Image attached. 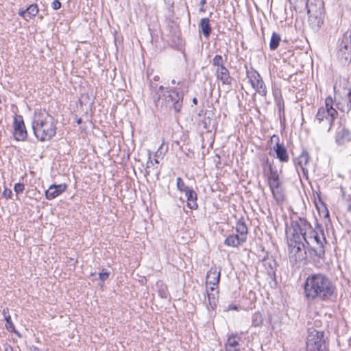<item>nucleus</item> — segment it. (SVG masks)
<instances>
[{
	"label": "nucleus",
	"instance_id": "1",
	"mask_svg": "<svg viewBox=\"0 0 351 351\" xmlns=\"http://www.w3.org/2000/svg\"><path fill=\"white\" fill-rule=\"evenodd\" d=\"M295 232L294 239L289 243V257L295 263L306 259L308 253L312 258L324 259L326 239L323 230L313 229L311 223L304 218H299L293 221Z\"/></svg>",
	"mask_w": 351,
	"mask_h": 351
},
{
	"label": "nucleus",
	"instance_id": "2",
	"mask_svg": "<svg viewBox=\"0 0 351 351\" xmlns=\"http://www.w3.org/2000/svg\"><path fill=\"white\" fill-rule=\"evenodd\" d=\"M304 291V296L308 301H325L332 296L335 286L326 275L315 274L306 279Z\"/></svg>",
	"mask_w": 351,
	"mask_h": 351
},
{
	"label": "nucleus",
	"instance_id": "3",
	"mask_svg": "<svg viewBox=\"0 0 351 351\" xmlns=\"http://www.w3.org/2000/svg\"><path fill=\"white\" fill-rule=\"evenodd\" d=\"M32 129L36 138L40 141H49L56 133L54 119L45 110L35 112Z\"/></svg>",
	"mask_w": 351,
	"mask_h": 351
},
{
	"label": "nucleus",
	"instance_id": "4",
	"mask_svg": "<svg viewBox=\"0 0 351 351\" xmlns=\"http://www.w3.org/2000/svg\"><path fill=\"white\" fill-rule=\"evenodd\" d=\"M335 101L332 97L328 96L325 99V106L320 107L317 112L315 121L320 129L329 132L332 128V123L336 119L338 113L336 108H334Z\"/></svg>",
	"mask_w": 351,
	"mask_h": 351
},
{
	"label": "nucleus",
	"instance_id": "5",
	"mask_svg": "<svg viewBox=\"0 0 351 351\" xmlns=\"http://www.w3.org/2000/svg\"><path fill=\"white\" fill-rule=\"evenodd\" d=\"M328 335L323 330H308L306 337V351H327Z\"/></svg>",
	"mask_w": 351,
	"mask_h": 351
},
{
	"label": "nucleus",
	"instance_id": "6",
	"mask_svg": "<svg viewBox=\"0 0 351 351\" xmlns=\"http://www.w3.org/2000/svg\"><path fill=\"white\" fill-rule=\"evenodd\" d=\"M163 90V86H160L157 94H159L160 92L162 93V99L165 101L167 107L173 108L176 112H179L182 106L183 94L176 88H167V90L164 93Z\"/></svg>",
	"mask_w": 351,
	"mask_h": 351
},
{
	"label": "nucleus",
	"instance_id": "7",
	"mask_svg": "<svg viewBox=\"0 0 351 351\" xmlns=\"http://www.w3.org/2000/svg\"><path fill=\"white\" fill-rule=\"evenodd\" d=\"M295 7L306 9L309 18L321 19L324 14V3L322 0H295Z\"/></svg>",
	"mask_w": 351,
	"mask_h": 351
},
{
	"label": "nucleus",
	"instance_id": "8",
	"mask_svg": "<svg viewBox=\"0 0 351 351\" xmlns=\"http://www.w3.org/2000/svg\"><path fill=\"white\" fill-rule=\"evenodd\" d=\"M337 56L343 64L351 61V34L350 32H347L343 35L339 45Z\"/></svg>",
	"mask_w": 351,
	"mask_h": 351
},
{
	"label": "nucleus",
	"instance_id": "9",
	"mask_svg": "<svg viewBox=\"0 0 351 351\" xmlns=\"http://www.w3.org/2000/svg\"><path fill=\"white\" fill-rule=\"evenodd\" d=\"M246 73L253 88L261 95L265 96L267 90L261 75L253 69L247 70Z\"/></svg>",
	"mask_w": 351,
	"mask_h": 351
},
{
	"label": "nucleus",
	"instance_id": "10",
	"mask_svg": "<svg viewBox=\"0 0 351 351\" xmlns=\"http://www.w3.org/2000/svg\"><path fill=\"white\" fill-rule=\"evenodd\" d=\"M13 128V136L16 141H24L27 138V132L26 130L23 118L21 115L16 114L14 116Z\"/></svg>",
	"mask_w": 351,
	"mask_h": 351
},
{
	"label": "nucleus",
	"instance_id": "11",
	"mask_svg": "<svg viewBox=\"0 0 351 351\" xmlns=\"http://www.w3.org/2000/svg\"><path fill=\"white\" fill-rule=\"evenodd\" d=\"M272 195L278 204H282L285 198V190L280 179L268 182Z\"/></svg>",
	"mask_w": 351,
	"mask_h": 351
},
{
	"label": "nucleus",
	"instance_id": "12",
	"mask_svg": "<svg viewBox=\"0 0 351 351\" xmlns=\"http://www.w3.org/2000/svg\"><path fill=\"white\" fill-rule=\"evenodd\" d=\"M220 280V270L216 267H212L207 272L206 284L210 286L208 289L211 291H215L218 288Z\"/></svg>",
	"mask_w": 351,
	"mask_h": 351
},
{
	"label": "nucleus",
	"instance_id": "13",
	"mask_svg": "<svg viewBox=\"0 0 351 351\" xmlns=\"http://www.w3.org/2000/svg\"><path fill=\"white\" fill-rule=\"evenodd\" d=\"M274 138L277 139V142L276 145L274 146V150L276 152V158L282 162H287L289 160V155L287 154V150L285 147L284 144L280 143L279 137L276 135H274L271 137V140Z\"/></svg>",
	"mask_w": 351,
	"mask_h": 351
},
{
	"label": "nucleus",
	"instance_id": "14",
	"mask_svg": "<svg viewBox=\"0 0 351 351\" xmlns=\"http://www.w3.org/2000/svg\"><path fill=\"white\" fill-rule=\"evenodd\" d=\"M66 185L64 184H52L45 191V197L47 199H53L65 191Z\"/></svg>",
	"mask_w": 351,
	"mask_h": 351
},
{
	"label": "nucleus",
	"instance_id": "15",
	"mask_svg": "<svg viewBox=\"0 0 351 351\" xmlns=\"http://www.w3.org/2000/svg\"><path fill=\"white\" fill-rule=\"evenodd\" d=\"M351 141V131L346 128L343 127L339 128L336 132L335 142L339 145H342L346 143Z\"/></svg>",
	"mask_w": 351,
	"mask_h": 351
},
{
	"label": "nucleus",
	"instance_id": "16",
	"mask_svg": "<svg viewBox=\"0 0 351 351\" xmlns=\"http://www.w3.org/2000/svg\"><path fill=\"white\" fill-rule=\"evenodd\" d=\"M241 337L237 334H232L230 335L225 343L226 351H240L239 341Z\"/></svg>",
	"mask_w": 351,
	"mask_h": 351
},
{
	"label": "nucleus",
	"instance_id": "17",
	"mask_svg": "<svg viewBox=\"0 0 351 351\" xmlns=\"http://www.w3.org/2000/svg\"><path fill=\"white\" fill-rule=\"evenodd\" d=\"M215 75L218 80H221L223 84L230 85L232 83V77L230 72L226 66L217 68Z\"/></svg>",
	"mask_w": 351,
	"mask_h": 351
},
{
	"label": "nucleus",
	"instance_id": "18",
	"mask_svg": "<svg viewBox=\"0 0 351 351\" xmlns=\"http://www.w3.org/2000/svg\"><path fill=\"white\" fill-rule=\"evenodd\" d=\"M336 110H339L342 112H348L351 109V90H349L345 98H342L341 101H338L335 104Z\"/></svg>",
	"mask_w": 351,
	"mask_h": 351
},
{
	"label": "nucleus",
	"instance_id": "19",
	"mask_svg": "<svg viewBox=\"0 0 351 351\" xmlns=\"http://www.w3.org/2000/svg\"><path fill=\"white\" fill-rule=\"evenodd\" d=\"M245 242V239L240 237L238 234H230L225 239L224 244L229 247H237Z\"/></svg>",
	"mask_w": 351,
	"mask_h": 351
},
{
	"label": "nucleus",
	"instance_id": "20",
	"mask_svg": "<svg viewBox=\"0 0 351 351\" xmlns=\"http://www.w3.org/2000/svg\"><path fill=\"white\" fill-rule=\"evenodd\" d=\"M185 195L187 200V206L191 209H197L198 208V204L197 202V195L196 192L191 189L185 193Z\"/></svg>",
	"mask_w": 351,
	"mask_h": 351
},
{
	"label": "nucleus",
	"instance_id": "21",
	"mask_svg": "<svg viewBox=\"0 0 351 351\" xmlns=\"http://www.w3.org/2000/svg\"><path fill=\"white\" fill-rule=\"evenodd\" d=\"M309 161V156L306 151H303L297 159L298 165L304 175L308 173L307 165Z\"/></svg>",
	"mask_w": 351,
	"mask_h": 351
},
{
	"label": "nucleus",
	"instance_id": "22",
	"mask_svg": "<svg viewBox=\"0 0 351 351\" xmlns=\"http://www.w3.org/2000/svg\"><path fill=\"white\" fill-rule=\"evenodd\" d=\"M235 229L238 235L240 236V237L245 239L246 241L248 229L243 218L237 221Z\"/></svg>",
	"mask_w": 351,
	"mask_h": 351
},
{
	"label": "nucleus",
	"instance_id": "23",
	"mask_svg": "<svg viewBox=\"0 0 351 351\" xmlns=\"http://www.w3.org/2000/svg\"><path fill=\"white\" fill-rule=\"evenodd\" d=\"M199 27L202 34L206 38H208L211 33V27L210 25V20L208 18H203L199 23Z\"/></svg>",
	"mask_w": 351,
	"mask_h": 351
},
{
	"label": "nucleus",
	"instance_id": "24",
	"mask_svg": "<svg viewBox=\"0 0 351 351\" xmlns=\"http://www.w3.org/2000/svg\"><path fill=\"white\" fill-rule=\"evenodd\" d=\"M2 314L3 316V318L6 321L5 327L7 330L10 332H14L15 333H17V332L15 330L14 325L12 323L11 320V317L9 313L8 308H5L3 309Z\"/></svg>",
	"mask_w": 351,
	"mask_h": 351
},
{
	"label": "nucleus",
	"instance_id": "25",
	"mask_svg": "<svg viewBox=\"0 0 351 351\" xmlns=\"http://www.w3.org/2000/svg\"><path fill=\"white\" fill-rule=\"evenodd\" d=\"M280 40L281 37L280 34L276 32H273L269 43V49L272 51L276 50L278 48Z\"/></svg>",
	"mask_w": 351,
	"mask_h": 351
},
{
	"label": "nucleus",
	"instance_id": "26",
	"mask_svg": "<svg viewBox=\"0 0 351 351\" xmlns=\"http://www.w3.org/2000/svg\"><path fill=\"white\" fill-rule=\"evenodd\" d=\"M218 291L216 289L215 291H211L208 288L207 289L208 299L210 306L214 308L216 306L217 301Z\"/></svg>",
	"mask_w": 351,
	"mask_h": 351
},
{
	"label": "nucleus",
	"instance_id": "27",
	"mask_svg": "<svg viewBox=\"0 0 351 351\" xmlns=\"http://www.w3.org/2000/svg\"><path fill=\"white\" fill-rule=\"evenodd\" d=\"M280 179L279 173L276 167L269 164V173L267 176L268 182Z\"/></svg>",
	"mask_w": 351,
	"mask_h": 351
},
{
	"label": "nucleus",
	"instance_id": "28",
	"mask_svg": "<svg viewBox=\"0 0 351 351\" xmlns=\"http://www.w3.org/2000/svg\"><path fill=\"white\" fill-rule=\"evenodd\" d=\"M252 325L254 326H260L263 323V317L260 312H256L252 315Z\"/></svg>",
	"mask_w": 351,
	"mask_h": 351
},
{
	"label": "nucleus",
	"instance_id": "29",
	"mask_svg": "<svg viewBox=\"0 0 351 351\" xmlns=\"http://www.w3.org/2000/svg\"><path fill=\"white\" fill-rule=\"evenodd\" d=\"M29 20L35 16L38 12V8L36 4H32L27 8Z\"/></svg>",
	"mask_w": 351,
	"mask_h": 351
},
{
	"label": "nucleus",
	"instance_id": "30",
	"mask_svg": "<svg viewBox=\"0 0 351 351\" xmlns=\"http://www.w3.org/2000/svg\"><path fill=\"white\" fill-rule=\"evenodd\" d=\"M176 186L177 189L181 192L186 193L187 191L191 189L185 184L182 178L180 177L177 178L176 179Z\"/></svg>",
	"mask_w": 351,
	"mask_h": 351
},
{
	"label": "nucleus",
	"instance_id": "31",
	"mask_svg": "<svg viewBox=\"0 0 351 351\" xmlns=\"http://www.w3.org/2000/svg\"><path fill=\"white\" fill-rule=\"evenodd\" d=\"M213 64L217 68H221L225 66L223 64V60L221 56L216 55L214 56L212 60Z\"/></svg>",
	"mask_w": 351,
	"mask_h": 351
},
{
	"label": "nucleus",
	"instance_id": "32",
	"mask_svg": "<svg viewBox=\"0 0 351 351\" xmlns=\"http://www.w3.org/2000/svg\"><path fill=\"white\" fill-rule=\"evenodd\" d=\"M110 273L107 269H104L99 274V278L101 281L104 282L109 276Z\"/></svg>",
	"mask_w": 351,
	"mask_h": 351
},
{
	"label": "nucleus",
	"instance_id": "33",
	"mask_svg": "<svg viewBox=\"0 0 351 351\" xmlns=\"http://www.w3.org/2000/svg\"><path fill=\"white\" fill-rule=\"evenodd\" d=\"M25 189L23 184L17 183L14 185V191L16 193H22Z\"/></svg>",
	"mask_w": 351,
	"mask_h": 351
},
{
	"label": "nucleus",
	"instance_id": "34",
	"mask_svg": "<svg viewBox=\"0 0 351 351\" xmlns=\"http://www.w3.org/2000/svg\"><path fill=\"white\" fill-rule=\"evenodd\" d=\"M153 165H154V163H153L152 160H151V158L149 157V159L147 162L146 169H145L146 174H149L151 173L150 169Z\"/></svg>",
	"mask_w": 351,
	"mask_h": 351
},
{
	"label": "nucleus",
	"instance_id": "35",
	"mask_svg": "<svg viewBox=\"0 0 351 351\" xmlns=\"http://www.w3.org/2000/svg\"><path fill=\"white\" fill-rule=\"evenodd\" d=\"M51 8L55 10L60 9L61 8L60 0H53L51 3Z\"/></svg>",
	"mask_w": 351,
	"mask_h": 351
},
{
	"label": "nucleus",
	"instance_id": "36",
	"mask_svg": "<svg viewBox=\"0 0 351 351\" xmlns=\"http://www.w3.org/2000/svg\"><path fill=\"white\" fill-rule=\"evenodd\" d=\"M19 15L21 16V17L24 18L26 21L29 20L27 9L20 10L19 12Z\"/></svg>",
	"mask_w": 351,
	"mask_h": 351
},
{
	"label": "nucleus",
	"instance_id": "37",
	"mask_svg": "<svg viewBox=\"0 0 351 351\" xmlns=\"http://www.w3.org/2000/svg\"><path fill=\"white\" fill-rule=\"evenodd\" d=\"M12 195V192L11 190L10 189H5L3 192V197H6V198H10L11 196Z\"/></svg>",
	"mask_w": 351,
	"mask_h": 351
},
{
	"label": "nucleus",
	"instance_id": "38",
	"mask_svg": "<svg viewBox=\"0 0 351 351\" xmlns=\"http://www.w3.org/2000/svg\"><path fill=\"white\" fill-rule=\"evenodd\" d=\"M206 0H201L200 1V4L203 6L205 3H206Z\"/></svg>",
	"mask_w": 351,
	"mask_h": 351
},
{
	"label": "nucleus",
	"instance_id": "39",
	"mask_svg": "<svg viewBox=\"0 0 351 351\" xmlns=\"http://www.w3.org/2000/svg\"><path fill=\"white\" fill-rule=\"evenodd\" d=\"M193 103L195 104H197V99L196 98H193Z\"/></svg>",
	"mask_w": 351,
	"mask_h": 351
},
{
	"label": "nucleus",
	"instance_id": "40",
	"mask_svg": "<svg viewBox=\"0 0 351 351\" xmlns=\"http://www.w3.org/2000/svg\"><path fill=\"white\" fill-rule=\"evenodd\" d=\"M171 84H176V80H171Z\"/></svg>",
	"mask_w": 351,
	"mask_h": 351
},
{
	"label": "nucleus",
	"instance_id": "41",
	"mask_svg": "<svg viewBox=\"0 0 351 351\" xmlns=\"http://www.w3.org/2000/svg\"><path fill=\"white\" fill-rule=\"evenodd\" d=\"M199 10H200L201 12H204V9L203 6H202V8L199 9Z\"/></svg>",
	"mask_w": 351,
	"mask_h": 351
},
{
	"label": "nucleus",
	"instance_id": "42",
	"mask_svg": "<svg viewBox=\"0 0 351 351\" xmlns=\"http://www.w3.org/2000/svg\"><path fill=\"white\" fill-rule=\"evenodd\" d=\"M81 121H81V119H79L77 120V123L78 124H80V123H81Z\"/></svg>",
	"mask_w": 351,
	"mask_h": 351
},
{
	"label": "nucleus",
	"instance_id": "43",
	"mask_svg": "<svg viewBox=\"0 0 351 351\" xmlns=\"http://www.w3.org/2000/svg\"><path fill=\"white\" fill-rule=\"evenodd\" d=\"M155 163H156V164L158 163V160L157 159L155 160Z\"/></svg>",
	"mask_w": 351,
	"mask_h": 351
}]
</instances>
